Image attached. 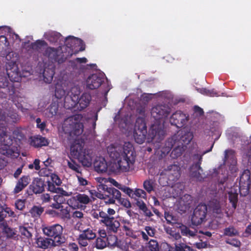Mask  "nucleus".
<instances>
[{"instance_id":"nucleus-1","label":"nucleus","mask_w":251,"mask_h":251,"mask_svg":"<svg viewBox=\"0 0 251 251\" xmlns=\"http://www.w3.org/2000/svg\"><path fill=\"white\" fill-rule=\"evenodd\" d=\"M193 138V134L192 132L182 130L178 131L176 134L168 138L164 145L160 148V156L163 157L169 153L173 147V144L177 143L183 147H186L190 143Z\"/></svg>"},{"instance_id":"nucleus-2","label":"nucleus","mask_w":251,"mask_h":251,"mask_svg":"<svg viewBox=\"0 0 251 251\" xmlns=\"http://www.w3.org/2000/svg\"><path fill=\"white\" fill-rule=\"evenodd\" d=\"M136 156V154L133 145L129 142H125L123 146V154L117 160L121 166V170L122 172L129 171L135 162Z\"/></svg>"},{"instance_id":"nucleus-3","label":"nucleus","mask_w":251,"mask_h":251,"mask_svg":"<svg viewBox=\"0 0 251 251\" xmlns=\"http://www.w3.org/2000/svg\"><path fill=\"white\" fill-rule=\"evenodd\" d=\"M75 229L79 232L76 240L81 247L87 246L92 240L97 237L95 230L89 227V226L86 227L81 222H77L76 224Z\"/></svg>"},{"instance_id":"nucleus-4","label":"nucleus","mask_w":251,"mask_h":251,"mask_svg":"<svg viewBox=\"0 0 251 251\" xmlns=\"http://www.w3.org/2000/svg\"><path fill=\"white\" fill-rule=\"evenodd\" d=\"M43 233L47 237L51 238L59 247L66 242V239L63 235V227L59 224H56L44 226Z\"/></svg>"},{"instance_id":"nucleus-5","label":"nucleus","mask_w":251,"mask_h":251,"mask_svg":"<svg viewBox=\"0 0 251 251\" xmlns=\"http://www.w3.org/2000/svg\"><path fill=\"white\" fill-rule=\"evenodd\" d=\"M82 116L80 115H75L68 118L65 126L63 127L64 131L69 134L71 136H78L83 132L84 126L80 122Z\"/></svg>"},{"instance_id":"nucleus-6","label":"nucleus","mask_w":251,"mask_h":251,"mask_svg":"<svg viewBox=\"0 0 251 251\" xmlns=\"http://www.w3.org/2000/svg\"><path fill=\"white\" fill-rule=\"evenodd\" d=\"M214 143L212 145L210 148L203 152L202 154H195L193 156V164L189 168L190 175L192 177L196 178L199 181H201L203 177L201 176V173L203 172L201 165L202 162V155L212 151Z\"/></svg>"},{"instance_id":"nucleus-7","label":"nucleus","mask_w":251,"mask_h":251,"mask_svg":"<svg viewBox=\"0 0 251 251\" xmlns=\"http://www.w3.org/2000/svg\"><path fill=\"white\" fill-rule=\"evenodd\" d=\"M1 125L0 127V138L2 140L4 145L0 148V154L9 156L11 155L13 153V151L10 149V147L13 144V139L11 136L8 134L6 128L4 124H1Z\"/></svg>"},{"instance_id":"nucleus-8","label":"nucleus","mask_w":251,"mask_h":251,"mask_svg":"<svg viewBox=\"0 0 251 251\" xmlns=\"http://www.w3.org/2000/svg\"><path fill=\"white\" fill-rule=\"evenodd\" d=\"M98 191H101L104 190V195L106 197V201L107 203L113 204L116 200L121 198V192L116 188L112 187H108L105 184H100L98 188Z\"/></svg>"},{"instance_id":"nucleus-9","label":"nucleus","mask_w":251,"mask_h":251,"mask_svg":"<svg viewBox=\"0 0 251 251\" xmlns=\"http://www.w3.org/2000/svg\"><path fill=\"white\" fill-rule=\"evenodd\" d=\"M207 212V205L205 203H200L194 210L191 217V223L194 226H199L205 221Z\"/></svg>"},{"instance_id":"nucleus-10","label":"nucleus","mask_w":251,"mask_h":251,"mask_svg":"<svg viewBox=\"0 0 251 251\" xmlns=\"http://www.w3.org/2000/svg\"><path fill=\"white\" fill-rule=\"evenodd\" d=\"M91 201V199L88 195L79 193L68 200L67 203L74 209H79L85 206Z\"/></svg>"},{"instance_id":"nucleus-11","label":"nucleus","mask_w":251,"mask_h":251,"mask_svg":"<svg viewBox=\"0 0 251 251\" xmlns=\"http://www.w3.org/2000/svg\"><path fill=\"white\" fill-rule=\"evenodd\" d=\"M100 216L101 220H100V223L106 227L109 233H117L120 227V223L114 217L107 216L105 213H101Z\"/></svg>"},{"instance_id":"nucleus-12","label":"nucleus","mask_w":251,"mask_h":251,"mask_svg":"<svg viewBox=\"0 0 251 251\" xmlns=\"http://www.w3.org/2000/svg\"><path fill=\"white\" fill-rule=\"evenodd\" d=\"M44 56L47 57L52 63L61 64L64 62L67 57L64 55L63 52L58 50L52 48L48 47L44 53Z\"/></svg>"},{"instance_id":"nucleus-13","label":"nucleus","mask_w":251,"mask_h":251,"mask_svg":"<svg viewBox=\"0 0 251 251\" xmlns=\"http://www.w3.org/2000/svg\"><path fill=\"white\" fill-rule=\"evenodd\" d=\"M71 95L64 98V106L67 109H72L76 105L78 95L80 94L79 88L77 86L72 87L70 90Z\"/></svg>"},{"instance_id":"nucleus-14","label":"nucleus","mask_w":251,"mask_h":251,"mask_svg":"<svg viewBox=\"0 0 251 251\" xmlns=\"http://www.w3.org/2000/svg\"><path fill=\"white\" fill-rule=\"evenodd\" d=\"M151 116L156 121L165 119L170 113V108L165 104L157 105L151 108Z\"/></svg>"},{"instance_id":"nucleus-15","label":"nucleus","mask_w":251,"mask_h":251,"mask_svg":"<svg viewBox=\"0 0 251 251\" xmlns=\"http://www.w3.org/2000/svg\"><path fill=\"white\" fill-rule=\"evenodd\" d=\"M165 132L161 125H153L149 130L148 136L152 141L160 142L164 138Z\"/></svg>"},{"instance_id":"nucleus-16","label":"nucleus","mask_w":251,"mask_h":251,"mask_svg":"<svg viewBox=\"0 0 251 251\" xmlns=\"http://www.w3.org/2000/svg\"><path fill=\"white\" fill-rule=\"evenodd\" d=\"M189 117L181 111H177L174 113L170 117V122L172 125L177 128L183 127L187 123Z\"/></svg>"},{"instance_id":"nucleus-17","label":"nucleus","mask_w":251,"mask_h":251,"mask_svg":"<svg viewBox=\"0 0 251 251\" xmlns=\"http://www.w3.org/2000/svg\"><path fill=\"white\" fill-rule=\"evenodd\" d=\"M104 79L105 77L103 74H93L87 79V88L91 90L97 89L104 82Z\"/></svg>"},{"instance_id":"nucleus-18","label":"nucleus","mask_w":251,"mask_h":251,"mask_svg":"<svg viewBox=\"0 0 251 251\" xmlns=\"http://www.w3.org/2000/svg\"><path fill=\"white\" fill-rule=\"evenodd\" d=\"M55 242L51 238L48 237L40 236L35 239L37 247L44 250L59 247L56 244Z\"/></svg>"},{"instance_id":"nucleus-19","label":"nucleus","mask_w":251,"mask_h":251,"mask_svg":"<svg viewBox=\"0 0 251 251\" xmlns=\"http://www.w3.org/2000/svg\"><path fill=\"white\" fill-rule=\"evenodd\" d=\"M0 88L5 89V92L7 93L10 99L15 102L14 94L16 89L12 83H9L7 78L4 76L0 75Z\"/></svg>"},{"instance_id":"nucleus-20","label":"nucleus","mask_w":251,"mask_h":251,"mask_svg":"<svg viewBox=\"0 0 251 251\" xmlns=\"http://www.w3.org/2000/svg\"><path fill=\"white\" fill-rule=\"evenodd\" d=\"M107 151L112 159L117 160L123 154V147L118 144H112L107 147Z\"/></svg>"},{"instance_id":"nucleus-21","label":"nucleus","mask_w":251,"mask_h":251,"mask_svg":"<svg viewBox=\"0 0 251 251\" xmlns=\"http://www.w3.org/2000/svg\"><path fill=\"white\" fill-rule=\"evenodd\" d=\"M6 73L12 82H19L21 80V74L15 63H13L12 67L10 64L6 66Z\"/></svg>"},{"instance_id":"nucleus-22","label":"nucleus","mask_w":251,"mask_h":251,"mask_svg":"<svg viewBox=\"0 0 251 251\" xmlns=\"http://www.w3.org/2000/svg\"><path fill=\"white\" fill-rule=\"evenodd\" d=\"M91 95L88 93H84L78 98L76 101L77 109L79 111H82L88 107L91 101Z\"/></svg>"},{"instance_id":"nucleus-23","label":"nucleus","mask_w":251,"mask_h":251,"mask_svg":"<svg viewBox=\"0 0 251 251\" xmlns=\"http://www.w3.org/2000/svg\"><path fill=\"white\" fill-rule=\"evenodd\" d=\"M19 120L18 114L15 112H9L6 114L5 111L0 110V122H4L5 123H16Z\"/></svg>"},{"instance_id":"nucleus-24","label":"nucleus","mask_w":251,"mask_h":251,"mask_svg":"<svg viewBox=\"0 0 251 251\" xmlns=\"http://www.w3.org/2000/svg\"><path fill=\"white\" fill-rule=\"evenodd\" d=\"M85 151L81 143L75 141L72 143L70 147V155L75 159H78L81 154Z\"/></svg>"},{"instance_id":"nucleus-25","label":"nucleus","mask_w":251,"mask_h":251,"mask_svg":"<svg viewBox=\"0 0 251 251\" xmlns=\"http://www.w3.org/2000/svg\"><path fill=\"white\" fill-rule=\"evenodd\" d=\"M168 175H172L173 177V180L177 179L180 175V168L179 166L176 164H171L165 167L163 170Z\"/></svg>"},{"instance_id":"nucleus-26","label":"nucleus","mask_w":251,"mask_h":251,"mask_svg":"<svg viewBox=\"0 0 251 251\" xmlns=\"http://www.w3.org/2000/svg\"><path fill=\"white\" fill-rule=\"evenodd\" d=\"M45 181L42 179L37 177L33 179L30 188L34 193L37 194L42 193L45 190Z\"/></svg>"},{"instance_id":"nucleus-27","label":"nucleus","mask_w":251,"mask_h":251,"mask_svg":"<svg viewBox=\"0 0 251 251\" xmlns=\"http://www.w3.org/2000/svg\"><path fill=\"white\" fill-rule=\"evenodd\" d=\"M30 178L29 176H23L18 179L13 190L15 194H18L25 189L30 183Z\"/></svg>"},{"instance_id":"nucleus-28","label":"nucleus","mask_w":251,"mask_h":251,"mask_svg":"<svg viewBox=\"0 0 251 251\" xmlns=\"http://www.w3.org/2000/svg\"><path fill=\"white\" fill-rule=\"evenodd\" d=\"M65 43L68 48H71L72 50L76 44H78L79 46L81 45L79 50V51H83L85 50V45H83V41L81 39L74 36H70L66 37L65 39Z\"/></svg>"},{"instance_id":"nucleus-29","label":"nucleus","mask_w":251,"mask_h":251,"mask_svg":"<svg viewBox=\"0 0 251 251\" xmlns=\"http://www.w3.org/2000/svg\"><path fill=\"white\" fill-rule=\"evenodd\" d=\"M136 205L139 210L142 212V214L145 217L148 218L150 221L153 220L152 217L153 216V214L143 201L137 200L136 202Z\"/></svg>"},{"instance_id":"nucleus-30","label":"nucleus","mask_w":251,"mask_h":251,"mask_svg":"<svg viewBox=\"0 0 251 251\" xmlns=\"http://www.w3.org/2000/svg\"><path fill=\"white\" fill-rule=\"evenodd\" d=\"M50 213L64 220L70 218V209L68 207L64 208L63 206L58 210H50Z\"/></svg>"},{"instance_id":"nucleus-31","label":"nucleus","mask_w":251,"mask_h":251,"mask_svg":"<svg viewBox=\"0 0 251 251\" xmlns=\"http://www.w3.org/2000/svg\"><path fill=\"white\" fill-rule=\"evenodd\" d=\"M48 140L41 136H34L31 138L30 145L34 147L39 148L48 146Z\"/></svg>"},{"instance_id":"nucleus-32","label":"nucleus","mask_w":251,"mask_h":251,"mask_svg":"<svg viewBox=\"0 0 251 251\" xmlns=\"http://www.w3.org/2000/svg\"><path fill=\"white\" fill-rule=\"evenodd\" d=\"M78 160L83 166L89 167L92 163V153H90L88 150H85Z\"/></svg>"},{"instance_id":"nucleus-33","label":"nucleus","mask_w":251,"mask_h":251,"mask_svg":"<svg viewBox=\"0 0 251 251\" xmlns=\"http://www.w3.org/2000/svg\"><path fill=\"white\" fill-rule=\"evenodd\" d=\"M251 182L250 172L249 170H247L241 176L239 182L240 184L243 183L247 187L244 196H246L249 193Z\"/></svg>"},{"instance_id":"nucleus-34","label":"nucleus","mask_w":251,"mask_h":251,"mask_svg":"<svg viewBox=\"0 0 251 251\" xmlns=\"http://www.w3.org/2000/svg\"><path fill=\"white\" fill-rule=\"evenodd\" d=\"M94 165L95 170L99 173L106 172L108 169L107 162L104 158L96 160Z\"/></svg>"},{"instance_id":"nucleus-35","label":"nucleus","mask_w":251,"mask_h":251,"mask_svg":"<svg viewBox=\"0 0 251 251\" xmlns=\"http://www.w3.org/2000/svg\"><path fill=\"white\" fill-rule=\"evenodd\" d=\"M7 215L9 217H14L15 216V213L12 209L7 207L6 205L0 206V222H6L4 220L5 218L6 217Z\"/></svg>"},{"instance_id":"nucleus-36","label":"nucleus","mask_w":251,"mask_h":251,"mask_svg":"<svg viewBox=\"0 0 251 251\" xmlns=\"http://www.w3.org/2000/svg\"><path fill=\"white\" fill-rule=\"evenodd\" d=\"M0 228L7 238H14L16 235V230L9 227L6 222H0Z\"/></svg>"},{"instance_id":"nucleus-37","label":"nucleus","mask_w":251,"mask_h":251,"mask_svg":"<svg viewBox=\"0 0 251 251\" xmlns=\"http://www.w3.org/2000/svg\"><path fill=\"white\" fill-rule=\"evenodd\" d=\"M55 74V68L52 67L50 68L46 67L43 73L44 81L47 83H50L52 81Z\"/></svg>"},{"instance_id":"nucleus-38","label":"nucleus","mask_w":251,"mask_h":251,"mask_svg":"<svg viewBox=\"0 0 251 251\" xmlns=\"http://www.w3.org/2000/svg\"><path fill=\"white\" fill-rule=\"evenodd\" d=\"M147 130L134 129V138L136 143L139 144L143 143L146 139Z\"/></svg>"},{"instance_id":"nucleus-39","label":"nucleus","mask_w":251,"mask_h":251,"mask_svg":"<svg viewBox=\"0 0 251 251\" xmlns=\"http://www.w3.org/2000/svg\"><path fill=\"white\" fill-rule=\"evenodd\" d=\"M62 35L57 32H51L46 35V39L50 43L53 44H59L61 40Z\"/></svg>"},{"instance_id":"nucleus-40","label":"nucleus","mask_w":251,"mask_h":251,"mask_svg":"<svg viewBox=\"0 0 251 251\" xmlns=\"http://www.w3.org/2000/svg\"><path fill=\"white\" fill-rule=\"evenodd\" d=\"M176 227L180 229L181 233L183 236L194 237L196 235V232L195 231L191 230L188 227L182 223H178Z\"/></svg>"},{"instance_id":"nucleus-41","label":"nucleus","mask_w":251,"mask_h":251,"mask_svg":"<svg viewBox=\"0 0 251 251\" xmlns=\"http://www.w3.org/2000/svg\"><path fill=\"white\" fill-rule=\"evenodd\" d=\"M228 200L232 204V207L235 210L237 207L238 201V194L236 190L231 189L228 192Z\"/></svg>"},{"instance_id":"nucleus-42","label":"nucleus","mask_w":251,"mask_h":251,"mask_svg":"<svg viewBox=\"0 0 251 251\" xmlns=\"http://www.w3.org/2000/svg\"><path fill=\"white\" fill-rule=\"evenodd\" d=\"M174 146H175V148L172 151L170 156L172 158L176 159L182 154L184 151V147L177 143H176L175 144H173Z\"/></svg>"},{"instance_id":"nucleus-43","label":"nucleus","mask_w":251,"mask_h":251,"mask_svg":"<svg viewBox=\"0 0 251 251\" xmlns=\"http://www.w3.org/2000/svg\"><path fill=\"white\" fill-rule=\"evenodd\" d=\"M48 190L56 194H62L63 195H67V192L64 190L62 188L56 187L55 185L50 181H48Z\"/></svg>"},{"instance_id":"nucleus-44","label":"nucleus","mask_w":251,"mask_h":251,"mask_svg":"<svg viewBox=\"0 0 251 251\" xmlns=\"http://www.w3.org/2000/svg\"><path fill=\"white\" fill-rule=\"evenodd\" d=\"M107 246L109 247H119L118 238L115 235L108 234L106 239Z\"/></svg>"},{"instance_id":"nucleus-45","label":"nucleus","mask_w":251,"mask_h":251,"mask_svg":"<svg viewBox=\"0 0 251 251\" xmlns=\"http://www.w3.org/2000/svg\"><path fill=\"white\" fill-rule=\"evenodd\" d=\"M134 129L147 130L146 123L144 118L138 117L137 118Z\"/></svg>"},{"instance_id":"nucleus-46","label":"nucleus","mask_w":251,"mask_h":251,"mask_svg":"<svg viewBox=\"0 0 251 251\" xmlns=\"http://www.w3.org/2000/svg\"><path fill=\"white\" fill-rule=\"evenodd\" d=\"M67 165L69 169L77 173L81 174L80 166L77 164L74 159L71 158L70 160H68Z\"/></svg>"},{"instance_id":"nucleus-47","label":"nucleus","mask_w":251,"mask_h":251,"mask_svg":"<svg viewBox=\"0 0 251 251\" xmlns=\"http://www.w3.org/2000/svg\"><path fill=\"white\" fill-rule=\"evenodd\" d=\"M147 194L145 191L141 189H136L134 191L132 190L131 198L136 199L137 198L146 199Z\"/></svg>"},{"instance_id":"nucleus-48","label":"nucleus","mask_w":251,"mask_h":251,"mask_svg":"<svg viewBox=\"0 0 251 251\" xmlns=\"http://www.w3.org/2000/svg\"><path fill=\"white\" fill-rule=\"evenodd\" d=\"M164 215L165 218L168 224L172 225L176 224V226H177V224L178 223L177 222V219L176 216L173 215L172 213L169 212H165Z\"/></svg>"},{"instance_id":"nucleus-49","label":"nucleus","mask_w":251,"mask_h":251,"mask_svg":"<svg viewBox=\"0 0 251 251\" xmlns=\"http://www.w3.org/2000/svg\"><path fill=\"white\" fill-rule=\"evenodd\" d=\"M239 234L238 230L233 226H229L224 229V235L229 237H233Z\"/></svg>"},{"instance_id":"nucleus-50","label":"nucleus","mask_w":251,"mask_h":251,"mask_svg":"<svg viewBox=\"0 0 251 251\" xmlns=\"http://www.w3.org/2000/svg\"><path fill=\"white\" fill-rule=\"evenodd\" d=\"M201 94L209 97H218L220 96L219 93L214 89H207L206 88L200 89L199 91Z\"/></svg>"},{"instance_id":"nucleus-51","label":"nucleus","mask_w":251,"mask_h":251,"mask_svg":"<svg viewBox=\"0 0 251 251\" xmlns=\"http://www.w3.org/2000/svg\"><path fill=\"white\" fill-rule=\"evenodd\" d=\"M121 223L123 225L122 226L123 230L126 232V235L132 233V224L130 221L127 219H123Z\"/></svg>"},{"instance_id":"nucleus-52","label":"nucleus","mask_w":251,"mask_h":251,"mask_svg":"<svg viewBox=\"0 0 251 251\" xmlns=\"http://www.w3.org/2000/svg\"><path fill=\"white\" fill-rule=\"evenodd\" d=\"M44 208L41 206H33L30 210V213L32 217H39L43 212Z\"/></svg>"},{"instance_id":"nucleus-53","label":"nucleus","mask_w":251,"mask_h":251,"mask_svg":"<svg viewBox=\"0 0 251 251\" xmlns=\"http://www.w3.org/2000/svg\"><path fill=\"white\" fill-rule=\"evenodd\" d=\"M12 138L15 140L16 142L20 143L22 140L25 139V136L20 130L17 129L13 131Z\"/></svg>"},{"instance_id":"nucleus-54","label":"nucleus","mask_w":251,"mask_h":251,"mask_svg":"<svg viewBox=\"0 0 251 251\" xmlns=\"http://www.w3.org/2000/svg\"><path fill=\"white\" fill-rule=\"evenodd\" d=\"M9 46L7 38L4 35L0 36V51H6Z\"/></svg>"},{"instance_id":"nucleus-55","label":"nucleus","mask_w":251,"mask_h":251,"mask_svg":"<svg viewBox=\"0 0 251 251\" xmlns=\"http://www.w3.org/2000/svg\"><path fill=\"white\" fill-rule=\"evenodd\" d=\"M72 194L71 192H68L67 195H63L62 194H56L53 196V200L56 202H58L61 204L64 203L66 202V199L64 197L70 196Z\"/></svg>"},{"instance_id":"nucleus-56","label":"nucleus","mask_w":251,"mask_h":251,"mask_svg":"<svg viewBox=\"0 0 251 251\" xmlns=\"http://www.w3.org/2000/svg\"><path fill=\"white\" fill-rule=\"evenodd\" d=\"M49 117H52L57 115L58 111V105L55 102H52L48 108Z\"/></svg>"},{"instance_id":"nucleus-57","label":"nucleus","mask_w":251,"mask_h":251,"mask_svg":"<svg viewBox=\"0 0 251 251\" xmlns=\"http://www.w3.org/2000/svg\"><path fill=\"white\" fill-rule=\"evenodd\" d=\"M47 45V43L44 40H37L35 42L31 43V48L35 50H40L42 47Z\"/></svg>"},{"instance_id":"nucleus-58","label":"nucleus","mask_w":251,"mask_h":251,"mask_svg":"<svg viewBox=\"0 0 251 251\" xmlns=\"http://www.w3.org/2000/svg\"><path fill=\"white\" fill-rule=\"evenodd\" d=\"M106 239L97 237L95 241V247L98 249H103L107 247Z\"/></svg>"},{"instance_id":"nucleus-59","label":"nucleus","mask_w":251,"mask_h":251,"mask_svg":"<svg viewBox=\"0 0 251 251\" xmlns=\"http://www.w3.org/2000/svg\"><path fill=\"white\" fill-rule=\"evenodd\" d=\"M144 188L149 193H151L154 190L153 182L152 180H146L143 183Z\"/></svg>"},{"instance_id":"nucleus-60","label":"nucleus","mask_w":251,"mask_h":251,"mask_svg":"<svg viewBox=\"0 0 251 251\" xmlns=\"http://www.w3.org/2000/svg\"><path fill=\"white\" fill-rule=\"evenodd\" d=\"M148 248L150 251H159V245L156 240H151L150 241Z\"/></svg>"},{"instance_id":"nucleus-61","label":"nucleus","mask_w":251,"mask_h":251,"mask_svg":"<svg viewBox=\"0 0 251 251\" xmlns=\"http://www.w3.org/2000/svg\"><path fill=\"white\" fill-rule=\"evenodd\" d=\"M121 166L119 164L118 161L117 162H112L109 165L110 170L115 173H118L122 171L121 170Z\"/></svg>"},{"instance_id":"nucleus-62","label":"nucleus","mask_w":251,"mask_h":251,"mask_svg":"<svg viewBox=\"0 0 251 251\" xmlns=\"http://www.w3.org/2000/svg\"><path fill=\"white\" fill-rule=\"evenodd\" d=\"M66 94L65 91L61 88L59 87H56L55 91V96L58 99H61L65 97Z\"/></svg>"},{"instance_id":"nucleus-63","label":"nucleus","mask_w":251,"mask_h":251,"mask_svg":"<svg viewBox=\"0 0 251 251\" xmlns=\"http://www.w3.org/2000/svg\"><path fill=\"white\" fill-rule=\"evenodd\" d=\"M177 248L179 251H194L192 247L183 243L177 244Z\"/></svg>"},{"instance_id":"nucleus-64","label":"nucleus","mask_w":251,"mask_h":251,"mask_svg":"<svg viewBox=\"0 0 251 251\" xmlns=\"http://www.w3.org/2000/svg\"><path fill=\"white\" fill-rule=\"evenodd\" d=\"M51 180V182L55 184L57 186H60L62 183V181L58 176L56 174L51 173L50 176Z\"/></svg>"}]
</instances>
